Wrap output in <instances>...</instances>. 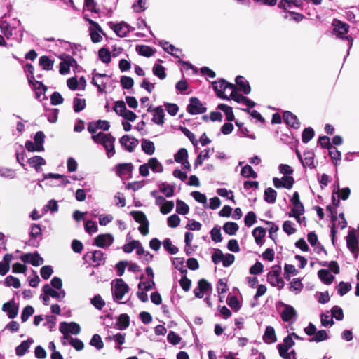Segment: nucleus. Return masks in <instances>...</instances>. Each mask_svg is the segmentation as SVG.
<instances>
[{
  "label": "nucleus",
  "mask_w": 359,
  "mask_h": 359,
  "mask_svg": "<svg viewBox=\"0 0 359 359\" xmlns=\"http://www.w3.org/2000/svg\"><path fill=\"white\" fill-rule=\"evenodd\" d=\"M91 138L95 143L101 144L104 148L109 158L115 154L114 142L116 139L111 133L99 132L97 135L91 136Z\"/></svg>",
  "instance_id": "1"
},
{
  "label": "nucleus",
  "mask_w": 359,
  "mask_h": 359,
  "mask_svg": "<svg viewBox=\"0 0 359 359\" xmlns=\"http://www.w3.org/2000/svg\"><path fill=\"white\" fill-rule=\"evenodd\" d=\"M334 25V32L337 35V37L341 39H345L348 41V52L346 55L345 56L344 60L346 58V57L349 55V50L352 48L353 43V38L348 35L346 36H344L345 34H346L349 29V25L345 22H342L340 20H335L333 23Z\"/></svg>",
  "instance_id": "2"
},
{
  "label": "nucleus",
  "mask_w": 359,
  "mask_h": 359,
  "mask_svg": "<svg viewBox=\"0 0 359 359\" xmlns=\"http://www.w3.org/2000/svg\"><path fill=\"white\" fill-rule=\"evenodd\" d=\"M112 294L115 302L123 303L121 302L125 294L129 291L128 285L121 278H117L112 282Z\"/></svg>",
  "instance_id": "3"
},
{
  "label": "nucleus",
  "mask_w": 359,
  "mask_h": 359,
  "mask_svg": "<svg viewBox=\"0 0 359 359\" xmlns=\"http://www.w3.org/2000/svg\"><path fill=\"white\" fill-rule=\"evenodd\" d=\"M212 86L217 95L223 100H226L227 98L228 95L225 94L226 91L235 88V85L228 83L224 79L212 82Z\"/></svg>",
  "instance_id": "4"
},
{
  "label": "nucleus",
  "mask_w": 359,
  "mask_h": 359,
  "mask_svg": "<svg viewBox=\"0 0 359 359\" xmlns=\"http://www.w3.org/2000/svg\"><path fill=\"white\" fill-rule=\"evenodd\" d=\"M59 330L63 334L64 339H69V333L75 335L79 334L81 332V327L75 322H62L60 324Z\"/></svg>",
  "instance_id": "5"
},
{
  "label": "nucleus",
  "mask_w": 359,
  "mask_h": 359,
  "mask_svg": "<svg viewBox=\"0 0 359 359\" xmlns=\"http://www.w3.org/2000/svg\"><path fill=\"white\" fill-rule=\"evenodd\" d=\"M206 107L203 106L202 102L196 97H192L189 99V104L187 107V111L192 114H201L205 112Z\"/></svg>",
  "instance_id": "6"
},
{
  "label": "nucleus",
  "mask_w": 359,
  "mask_h": 359,
  "mask_svg": "<svg viewBox=\"0 0 359 359\" xmlns=\"http://www.w3.org/2000/svg\"><path fill=\"white\" fill-rule=\"evenodd\" d=\"M90 25L89 31L91 40L93 43H98L102 40L100 33L104 34L101 27L96 22L91 19H87Z\"/></svg>",
  "instance_id": "7"
},
{
  "label": "nucleus",
  "mask_w": 359,
  "mask_h": 359,
  "mask_svg": "<svg viewBox=\"0 0 359 359\" xmlns=\"http://www.w3.org/2000/svg\"><path fill=\"white\" fill-rule=\"evenodd\" d=\"M119 142L121 145L128 152H133L139 143L137 139L129 135H123Z\"/></svg>",
  "instance_id": "8"
},
{
  "label": "nucleus",
  "mask_w": 359,
  "mask_h": 359,
  "mask_svg": "<svg viewBox=\"0 0 359 359\" xmlns=\"http://www.w3.org/2000/svg\"><path fill=\"white\" fill-rule=\"evenodd\" d=\"M20 259L25 263H29L34 266H38L43 264V259L38 252L25 253L21 255Z\"/></svg>",
  "instance_id": "9"
},
{
  "label": "nucleus",
  "mask_w": 359,
  "mask_h": 359,
  "mask_svg": "<svg viewBox=\"0 0 359 359\" xmlns=\"http://www.w3.org/2000/svg\"><path fill=\"white\" fill-rule=\"evenodd\" d=\"M108 24L110 28L113 29L119 37L126 36L130 32V26L125 22H121L119 23L109 22Z\"/></svg>",
  "instance_id": "10"
},
{
  "label": "nucleus",
  "mask_w": 359,
  "mask_h": 359,
  "mask_svg": "<svg viewBox=\"0 0 359 359\" xmlns=\"http://www.w3.org/2000/svg\"><path fill=\"white\" fill-rule=\"evenodd\" d=\"M273 182L274 187L277 189L285 188L290 189L294 183V180L291 176H284L281 179L273 177Z\"/></svg>",
  "instance_id": "11"
},
{
  "label": "nucleus",
  "mask_w": 359,
  "mask_h": 359,
  "mask_svg": "<svg viewBox=\"0 0 359 359\" xmlns=\"http://www.w3.org/2000/svg\"><path fill=\"white\" fill-rule=\"evenodd\" d=\"M114 242V237L110 233L100 234L94 241V243L99 248H105L110 246Z\"/></svg>",
  "instance_id": "12"
},
{
  "label": "nucleus",
  "mask_w": 359,
  "mask_h": 359,
  "mask_svg": "<svg viewBox=\"0 0 359 359\" xmlns=\"http://www.w3.org/2000/svg\"><path fill=\"white\" fill-rule=\"evenodd\" d=\"M2 311L7 313L8 317L11 319H13L17 316L18 306L15 304L13 298L3 304Z\"/></svg>",
  "instance_id": "13"
},
{
  "label": "nucleus",
  "mask_w": 359,
  "mask_h": 359,
  "mask_svg": "<svg viewBox=\"0 0 359 359\" xmlns=\"http://www.w3.org/2000/svg\"><path fill=\"white\" fill-rule=\"evenodd\" d=\"M16 26H20V20L13 18L10 22L2 19L0 20V30L5 37L7 32H13V29L16 28Z\"/></svg>",
  "instance_id": "14"
},
{
  "label": "nucleus",
  "mask_w": 359,
  "mask_h": 359,
  "mask_svg": "<svg viewBox=\"0 0 359 359\" xmlns=\"http://www.w3.org/2000/svg\"><path fill=\"white\" fill-rule=\"evenodd\" d=\"M24 28L21 25V22L20 21V26H16V28H14L13 32H7L6 34V38L7 39H11L17 43H21L23 39V34H24Z\"/></svg>",
  "instance_id": "15"
},
{
  "label": "nucleus",
  "mask_w": 359,
  "mask_h": 359,
  "mask_svg": "<svg viewBox=\"0 0 359 359\" xmlns=\"http://www.w3.org/2000/svg\"><path fill=\"white\" fill-rule=\"evenodd\" d=\"M41 235V229L39 224H33L30 228L29 236L30 238L28 241L29 245L38 247L39 242L36 238Z\"/></svg>",
  "instance_id": "16"
},
{
  "label": "nucleus",
  "mask_w": 359,
  "mask_h": 359,
  "mask_svg": "<svg viewBox=\"0 0 359 359\" xmlns=\"http://www.w3.org/2000/svg\"><path fill=\"white\" fill-rule=\"evenodd\" d=\"M358 243V239L353 231H349L346 236V245L348 250L355 255L356 257L358 256L357 245Z\"/></svg>",
  "instance_id": "17"
},
{
  "label": "nucleus",
  "mask_w": 359,
  "mask_h": 359,
  "mask_svg": "<svg viewBox=\"0 0 359 359\" xmlns=\"http://www.w3.org/2000/svg\"><path fill=\"white\" fill-rule=\"evenodd\" d=\"M283 120L287 126L294 129H298L300 127V122L297 116L289 111H285L283 113Z\"/></svg>",
  "instance_id": "18"
},
{
  "label": "nucleus",
  "mask_w": 359,
  "mask_h": 359,
  "mask_svg": "<svg viewBox=\"0 0 359 359\" xmlns=\"http://www.w3.org/2000/svg\"><path fill=\"white\" fill-rule=\"evenodd\" d=\"M294 344L295 343L291 337V335L288 334L283 339V343L279 344L277 346L280 356H284L285 352H287L290 348L294 346Z\"/></svg>",
  "instance_id": "19"
},
{
  "label": "nucleus",
  "mask_w": 359,
  "mask_h": 359,
  "mask_svg": "<svg viewBox=\"0 0 359 359\" xmlns=\"http://www.w3.org/2000/svg\"><path fill=\"white\" fill-rule=\"evenodd\" d=\"M43 293L50 295L51 297L57 299L58 301H62L66 295L65 291L64 290H60L59 292H57L53 290L48 284H46L43 287Z\"/></svg>",
  "instance_id": "20"
},
{
  "label": "nucleus",
  "mask_w": 359,
  "mask_h": 359,
  "mask_svg": "<svg viewBox=\"0 0 359 359\" xmlns=\"http://www.w3.org/2000/svg\"><path fill=\"white\" fill-rule=\"evenodd\" d=\"M43 180L42 181H44L48 179H54V180H59L60 182L57 184H52L53 186H62L65 187L68 184L70 183V181L67 179V177L65 175H60V174H54V173H48V174H43Z\"/></svg>",
  "instance_id": "21"
},
{
  "label": "nucleus",
  "mask_w": 359,
  "mask_h": 359,
  "mask_svg": "<svg viewBox=\"0 0 359 359\" xmlns=\"http://www.w3.org/2000/svg\"><path fill=\"white\" fill-rule=\"evenodd\" d=\"M297 313L295 309L290 305H285L284 310L281 313V318L284 322H289L297 318Z\"/></svg>",
  "instance_id": "22"
},
{
  "label": "nucleus",
  "mask_w": 359,
  "mask_h": 359,
  "mask_svg": "<svg viewBox=\"0 0 359 359\" xmlns=\"http://www.w3.org/2000/svg\"><path fill=\"white\" fill-rule=\"evenodd\" d=\"M133 165L131 163H118L116 165V172L119 177H122L126 175H131L133 170Z\"/></svg>",
  "instance_id": "23"
},
{
  "label": "nucleus",
  "mask_w": 359,
  "mask_h": 359,
  "mask_svg": "<svg viewBox=\"0 0 359 359\" xmlns=\"http://www.w3.org/2000/svg\"><path fill=\"white\" fill-rule=\"evenodd\" d=\"M33 343L34 340L32 338L22 341L21 344L15 348L16 355L18 357L25 355Z\"/></svg>",
  "instance_id": "24"
},
{
  "label": "nucleus",
  "mask_w": 359,
  "mask_h": 359,
  "mask_svg": "<svg viewBox=\"0 0 359 359\" xmlns=\"http://www.w3.org/2000/svg\"><path fill=\"white\" fill-rule=\"evenodd\" d=\"M235 81L238 86L239 90L242 91L245 95H248L250 93L251 88L249 82L243 76H236Z\"/></svg>",
  "instance_id": "25"
},
{
  "label": "nucleus",
  "mask_w": 359,
  "mask_h": 359,
  "mask_svg": "<svg viewBox=\"0 0 359 359\" xmlns=\"http://www.w3.org/2000/svg\"><path fill=\"white\" fill-rule=\"evenodd\" d=\"M130 324V317L126 313H122L117 317L116 327L119 330H126Z\"/></svg>",
  "instance_id": "26"
},
{
  "label": "nucleus",
  "mask_w": 359,
  "mask_h": 359,
  "mask_svg": "<svg viewBox=\"0 0 359 359\" xmlns=\"http://www.w3.org/2000/svg\"><path fill=\"white\" fill-rule=\"evenodd\" d=\"M301 163L304 167H309L311 169L315 168L314 153L311 151H305L304 153V158Z\"/></svg>",
  "instance_id": "27"
},
{
  "label": "nucleus",
  "mask_w": 359,
  "mask_h": 359,
  "mask_svg": "<svg viewBox=\"0 0 359 359\" xmlns=\"http://www.w3.org/2000/svg\"><path fill=\"white\" fill-rule=\"evenodd\" d=\"M152 121L157 125L163 126L164 123V111L161 106L154 109Z\"/></svg>",
  "instance_id": "28"
},
{
  "label": "nucleus",
  "mask_w": 359,
  "mask_h": 359,
  "mask_svg": "<svg viewBox=\"0 0 359 359\" xmlns=\"http://www.w3.org/2000/svg\"><path fill=\"white\" fill-rule=\"evenodd\" d=\"M262 339L263 341L266 344H272L276 342L277 338L276 336L274 328L271 326H267L266 327Z\"/></svg>",
  "instance_id": "29"
},
{
  "label": "nucleus",
  "mask_w": 359,
  "mask_h": 359,
  "mask_svg": "<svg viewBox=\"0 0 359 359\" xmlns=\"http://www.w3.org/2000/svg\"><path fill=\"white\" fill-rule=\"evenodd\" d=\"M252 234L255 238V243L258 245H262L264 243V238L266 236V230L261 226L256 227L253 229Z\"/></svg>",
  "instance_id": "30"
},
{
  "label": "nucleus",
  "mask_w": 359,
  "mask_h": 359,
  "mask_svg": "<svg viewBox=\"0 0 359 359\" xmlns=\"http://www.w3.org/2000/svg\"><path fill=\"white\" fill-rule=\"evenodd\" d=\"M327 210L329 211L332 214V225L331 226V230H330V237L332 239V244L334 245V238H335V235L337 233L334 222L337 220V211L335 210V208H333L331 205L327 206Z\"/></svg>",
  "instance_id": "31"
},
{
  "label": "nucleus",
  "mask_w": 359,
  "mask_h": 359,
  "mask_svg": "<svg viewBox=\"0 0 359 359\" xmlns=\"http://www.w3.org/2000/svg\"><path fill=\"white\" fill-rule=\"evenodd\" d=\"M318 276L320 280L326 285H330L334 279V276H332L327 269L319 270Z\"/></svg>",
  "instance_id": "32"
},
{
  "label": "nucleus",
  "mask_w": 359,
  "mask_h": 359,
  "mask_svg": "<svg viewBox=\"0 0 359 359\" xmlns=\"http://www.w3.org/2000/svg\"><path fill=\"white\" fill-rule=\"evenodd\" d=\"M29 164L35 168L36 172H39L41 166L46 165V161L43 158L39 156H34L28 159Z\"/></svg>",
  "instance_id": "33"
},
{
  "label": "nucleus",
  "mask_w": 359,
  "mask_h": 359,
  "mask_svg": "<svg viewBox=\"0 0 359 359\" xmlns=\"http://www.w3.org/2000/svg\"><path fill=\"white\" fill-rule=\"evenodd\" d=\"M149 168L153 172L161 173L163 171V166L156 158H151L148 161Z\"/></svg>",
  "instance_id": "34"
},
{
  "label": "nucleus",
  "mask_w": 359,
  "mask_h": 359,
  "mask_svg": "<svg viewBox=\"0 0 359 359\" xmlns=\"http://www.w3.org/2000/svg\"><path fill=\"white\" fill-rule=\"evenodd\" d=\"M141 147L147 155H152L155 152V146L153 142L147 139H142Z\"/></svg>",
  "instance_id": "35"
},
{
  "label": "nucleus",
  "mask_w": 359,
  "mask_h": 359,
  "mask_svg": "<svg viewBox=\"0 0 359 359\" xmlns=\"http://www.w3.org/2000/svg\"><path fill=\"white\" fill-rule=\"evenodd\" d=\"M136 51L139 55L147 57H151L155 53V50L151 47L145 45L137 46Z\"/></svg>",
  "instance_id": "36"
},
{
  "label": "nucleus",
  "mask_w": 359,
  "mask_h": 359,
  "mask_svg": "<svg viewBox=\"0 0 359 359\" xmlns=\"http://www.w3.org/2000/svg\"><path fill=\"white\" fill-rule=\"evenodd\" d=\"M277 197V192L273 189L269 187L264 190V201L268 203L273 204L276 202Z\"/></svg>",
  "instance_id": "37"
},
{
  "label": "nucleus",
  "mask_w": 359,
  "mask_h": 359,
  "mask_svg": "<svg viewBox=\"0 0 359 359\" xmlns=\"http://www.w3.org/2000/svg\"><path fill=\"white\" fill-rule=\"evenodd\" d=\"M290 201L292 205H294L293 208H294L295 210H297L299 213L304 212V208L299 200V195L297 191H295L293 194Z\"/></svg>",
  "instance_id": "38"
},
{
  "label": "nucleus",
  "mask_w": 359,
  "mask_h": 359,
  "mask_svg": "<svg viewBox=\"0 0 359 359\" xmlns=\"http://www.w3.org/2000/svg\"><path fill=\"white\" fill-rule=\"evenodd\" d=\"M239 229V226L237 223L233 222H227L223 226L224 231L230 235L233 236L236 233Z\"/></svg>",
  "instance_id": "39"
},
{
  "label": "nucleus",
  "mask_w": 359,
  "mask_h": 359,
  "mask_svg": "<svg viewBox=\"0 0 359 359\" xmlns=\"http://www.w3.org/2000/svg\"><path fill=\"white\" fill-rule=\"evenodd\" d=\"M45 135L42 131H38L36 133L34 140V143L38 147L36 149L38 151H43L44 150L43 143L45 140Z\"/></svg>",
  "instance_id": "40"
},
{
  "label": "nucleus",
  "mask_w": 359,
  "mask_h": 359,
  "mask_svg": "<svg viewBox=\"0 0 359 359\" xmlns=\"http://www.w3.org/2000/svg\"><path fill=\"white\" fill-rule=\"evenodd\" d=\"M130 215L137 223L144 224L149 222L145 214L142 211H131Z\"/></svg>",
  "instance_id": "41"
},
{
  "label": "nucleus",
  "mask_w": 359,
  "mask_h": 359,
  "mask_svg": "<svg viewBox=\"0 0 359 359\" xmlns=\"http://www.w3.org/2000/svg\"><path fill=\"white\" fill-rule=\"evenodd\" d=\"M159 189L166 197L170 198L174 195V186L162 182L159 184Z\"/></svg>",
  "instance_id": "42"
},
{
  "label": "nucleus",
  "mask_w": 359,
  "mask_h": 359,
  "mask_svg": "<svg viewBox=\"0 0 359 359\" xmlns=\"http://www.w3.org/2000/svg\"><path fill=\"white\" fill-rule=\"evenodd\" d=\"M241 175L242 177L245 178L252 177L253 179H255L257 177V172L249 165H245L242 168Z\"/></svg>",
  "instance_id": "43"
},
{
  "label": "nucleus",
  "mask_w": 359,
  "mask_h": 359,
  "mask_svg": "<svg viewBox=\"0 0 359 359\" xmlns=\"http://www.w3.org/2000/svg\"><path fill=\"white\" fill-rule=\"evenodd\" d=\"M283 17L285 19H287L289 17H290V20H293L297 22H299L304 18L302 14L293 11H283Z\"/></svg>",
  "instance_id": "44"
},
{
  "label": "nucleus",
  "mask_w": 359,
  "mask_h": 359,
  "mask_svg": "<svg viewBox=\"0 0 359 359\" xmlns=\"http://www.w3.org/2000/svg\"><path fill=\"white\" fill-rule=\"evenodd\" d=\"M34 90L35 92L36 98L40 100L41 95H44L47 90V87L41 81H35Z\"/></svg>",
  "instance_id": "45"
},
{
  "label": "nucleus",
  "mask_w": 359,
  "mask_h": 359,
  "mask_svg": "<svg viewBox=\"0 0 359 359\" xmlns=\"http://www.w3.org/2000/svg\"><path fill=\"white\" fill-rule=\"evenodd\" d=\"M218 109L224 112L226 118L228 121H232L234 119V115L233 113L232 107L225 104H220L218 105Z\"/></svg>",
  "instance_id": "46"
},
{
  "label": "nucleus",
  "mask_w": 359,
  "mask_h": 359,
  "mask_svg": "<svg viewBox=\"0 0 359 359\" xmlns=\"http://www.w3.org/2000/svg\"><path fill=\"white\" fill-rule=\"evenodd\" d=\"M39 65L44 70H50L53 67V61L48 56L43 55L39 58Z\"/></svg>",
  "instance_id": "47"
},
{
  "label": "nucleus",
  "mask_w": 359,
  "mask_h": 359,
  "mask_svg": "<svg viewBox=\"0 0 359 359\" xmlns=\"http://www.w3.org/2000/svg\"><path fill=\"white\" fill-rule=\"evenodd\" d=\"M299 271L294 265L285 264L284 266V277L287 280H290L291 275L296 276Z\"/></svg>",
  "instance_id": "48"
},
{
  "label": "nucleus",
  "mask_w": 359,
  "mask_h": 359,
  "mask_svg": "<svg viewBox=\"0 0 359 359\" xmlns=\"http://www.w3.org/2000/svg\"><path fill=\"white\" fill-rule=\"evenodd\" d=\"M245 96H243L238 93L236 86H235V88H232L231 90V93L229 96H227V98L226 100H233L235 102L238 103H243L244 102V99H245Z\"/></svg>",
  "instance_id": "49"
},
{
  "label": "nucleus",
  "mask_w": 359,
  "mask_h": 359,
  "mask_svg": "<svg viewBox=\"0 0 359 359\" xmlns=\"http://www.w3.org/2000/svg\"><path fill=\"white\" fill-rule=\"evenodd\" d=\"M189 211V207L182 200L177 199L176 201V212L178 214L185 215L188 214Z\"/></svg>",
  "instance_id": "50"
},
{
  "label": "nucleus",
  "mask_w": 359,
  "mask_h": 359,
  "mask_svg": "<svg viewBox=\"0 0 359 359\" xmlns=\"http://www.w3.org/2000/svg\"><path fill=\"white\" fill-rule=\"evenodd\" d=\"M98 56L104 63L108 64L111 62V53L107 48H100L98 51Z\"/></svg>",
  "instance_id": "51"
},
{
  "label": "nucleus",
  "mask_w": 359,
  "mask_h": 359,
  "mask_svg": "<svg viewBox=\"0 0 359 359\" xmlns=\"http://www.w3.org/2000/svg\"><path fill=\"white\" fill-rule=\"evenodd\" d=\"M86 100L79 97H75L73 100L74 111L76 113H79L83 110L86 107Z\"/></svg>",
  "instance_id": "52"
},
{
  "label": "nucleus",
  "mask_w": 359,
  "mask_h": 359,
  "mask_svg": "<svg viewBox=\"0 0 359 359\" xmlns=\"http://www.w3.org/2000/svg\"><path fill=\"white\" fill-rule=\"evenodd\" d=\"M89 344L90 346L95 347L97 350L99 351L104 347L102 338L98 334H95L93 335Z\"/></svg>",
  "instance_id": "53"
},
{
  "label": "nucleus",
  "mask_w": 359,
  "mask_h": 359,
  "mask_svg": "<svg viewBox=\"0 0 359 359\" xmlns=\"http://www.w3.org/2000/svg\"><path fill=\"white\" fill-rule=\"evenodd\" d=\"M163 248L171 255H175L178 252V248L173 245L170 238H165L163 241Z\"/></svg>",
  "instance_id": "54"
},
{
  "label": "nucleus",
  "mask_w": 359,
  "mask_h": 359,
  "mask_svg": "<svg viewBox=\"0 0 359 359\" xmlns=\"http://www.w3.org/2000/svg\"><path fill=\"white\" fill-rule=\"evenodd\" d=\"M303 287L304 285L302 283L300 279L296 278L291 281L289 289L290 291L294 292L295 294H299L303 289Z\"/></svg>",
  "instance_id": "55"
},
{
  "label": "nucleus",
  "mask_w": 359,
  "mask_h": 359,
  "mask_svg": "<svg viewBox=\"0 0 359 359\" xmlns=\"http://www.w3.org/2000/svg\"><path fill=\"white\" fill-rule=\"evenodd\" d=\"M266 280L273 287H278L279 290L283 289L285 285L284 280L280 277H267Z\"/></svg>",
  "instance_id": "56"
},
{
  "label": "nucleus",
  "mask_w": 359,
  "mask_h": 359,
  "mask_svg": "<svg viewBox=\"0 0 359 359\" xmlns=\"http://www.w3.org/2000/svg\"><path fill=\"white\" fill-rule=\"evenodd\" d=\"M329 151V156L332 158L333 161H335L334 165L337 166V161H340L341 158V152L334 146L331 147L328 149Z\"/></svg>",
  "instance_id": "57"
},
{
  "label": "nucleus",
  "mask_w": 359,
  "mask_h": 359,
  "mask_svg": "<svg viewBox=\"0 0 359 359\" xmlns=\"http://www.w3.org/2000/svg\"><path fill=\"white\" fill-rule=\"evenodd\" d=\"M329 338V336L325 330H321L316 332L315 336L309 339L310 341L320 342Z\"/></svg>",
  "instance_id": "58"
},
{
  "label": "nucleus",
  "mask_w": 359,
  "mask_h": 359,
  "mask_svg": "<svg viewBox=\"0 0 359 359\" xmlns=\"http://www.w3.org/2000/svg\"><path fill=\"white\" fill-rule=\"evenodd\" d=\"M153 74L158 77L160 79H164L166 77V74L165 72V68L159 65L155 64L152 69Z\"/></svg>",
  "instance_id": "59"
},
{
  "label": "nucleus",
  "mask_w": 359,
  "mask_h": 359,
  "mask_svg": "<svg viewBox=\"0 0 359 359\" xmlns=\"http://www.w3.org/2000/svg\"><path fill=\"white\" fill-rule=\"evenodd\" d=\"M209 149H204L198 155L194 162L195 168L201 165L204 160L209 158Z\"/></svg>",
  "instance_id": "60"
},
{
  "label": "nucleus",
  "mask_w": 359,
  "mask_h": 359,
  "mask_svg": "<svg viewBox=\"0 0 359 359\" xmlns=\"http://www.w3.org/2000/svg\"><path fill=\"white\" fill-rule=\"evenodd\" d=\"M91 259L97 265H100L104 261V254L101 250H95L91 254Z\"/></svg>",
  "instance_id": "61"
},
{
  "label": "nucleus",
  "mask_w": 359,
  "mask_h": 359,
  "mask_svg": "<svg viewBox=\"0 0 359 359\" xmlns=\"http://www.w3.org/2000/svg\"><path fill=\"white\" fill-rule=\"evenodd\" d=\"M314 134V130L312 128H306L302 132V142L305 144L308 143L313 137Z\"/></svg>",
  "instance_id": "62"
},
{
  "label": "nucleus",
  "mask_w": 359,
  "mask_h": 359,
  "mask_svg": "<svg viewBox=\"0 0 359 359\" xmlns=\"http://www.w3.org/2000/svg\"><path fill=\"white\" fill-rule=\"evenodd\" d=\"M90 303L98 310H101L105 305V302L100 294H96L90 299Z\"/></svg>",
  "instance_id": "63"
},
{
  "label": "nucleus",
  "mask_w": 359,
  "mask_h": 359,
  "mask_svg": "<svg viewBox=\"0 0 359 359\" xmlns=\"http://www.w3.org/2000/svg\"><path fill=\"white\" fill-rule=\"evenodd\" d=\"M188 158V152L186 149L181 148L175 154V161L178 163H182L184 161H186Z\"/></svg>",
  "instance_id": "64"
}]
</instances>
